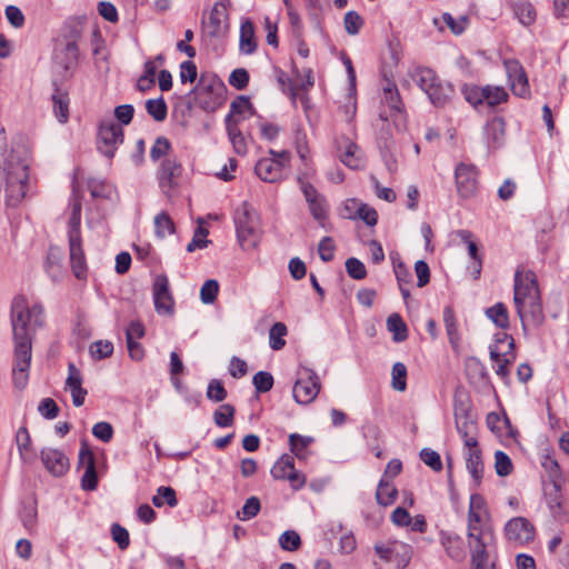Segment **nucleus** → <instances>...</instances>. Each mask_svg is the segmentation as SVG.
<instances>
[{"label":"nucleus","mask_w":569,"mask_h":569,"mask_svg":"<svg viewBox=\"0 0 569 569\" xmlns=\"http://www.w3.org/2000/svg\"><path fill=\"white\" fill-rule=\"evenodd\" d=\"M489 512L483 497L479 493L470 496L468 509V529L471 566L470 569H493L490 560L492 535L488 528Z\"/></svg>","instance_id":"obj_1"},{"label":"nucleus","mask_w":569,"mask_h":569,"mask_svg":"<svg viewBox=\"0 0 569 569\" xmlns=\"http://www.w3.org/2000/svg\"><path fill=\"white\" fill-rule=\"evenodd\" d=\"M10 321L14 348L31 349L33 333L43 326V307L29 305L26 297L16 296L11 302Z\"/></svg>","instance_id":"obj_2"},{"label":"nucleus","mask_w":569,"mask_h":569,"mask_svg":"<svg viewBox=\"0 0 569 569\" xmlns=\"http://www.w3.org/2000/svg\"><path fill=\"white\" fill-rule=\"evenodd\" d=\"M28 178V164L13 151L0 153V191L6 192L8 204L17 206L24 198Z\"/></svg>","instance_id":"obj_3"},{"label":"nucleus","mask_w":569,"mask_h":569,"mask_svg":"<svg viewBox=\"0 0 569 569\" xmlns=\"http://www.w3.org/2000/svg\"><path fill=\"white\" fill-rule=\"evenodd\" d=\"M415 80L436 107L445 106L453 94L452 86L439 80L431 69L422 68L417 70Z\"/></svg>","instance_id":"obj_4"},{"label":"nucleus","mask_w":569,"mask_h":569,"mask_svg":"<svg viewBox=\"0 0 569 569\" xmlns=\"http://www.w3.org/2000/svg\"><path fill=\"white\" fill-rule=\"evenodd\" d=\"M455 420L458 433L463 440V446H472L478 442V426L470 412L467 400L455 398Z\"/></svg>","instance_id":"obj_5"},{"label":"nucleus","mask_w":569,"mask_h":569,"mask_svg":"<svg viewBox=\"0 0 569 569\" xmlns=\"http://www.w3.org/2000/svg\"><path fill=\"white\" fill-rule=\"evenodd\" d=\"M513 338L505 332L496 336L495 343L490 347V358L497 363L496 373L501 378L509 375V365L515 360Z\"/></svg>","instance_id":"obj_6"},{"label":"nucleus","mask_w":569,"mask_h":569,"mask_svg":"<svg viewBox=\"0 0 569 569\" xmlns=\"http://www.w3.org/2000/svg\"><path fill=\"white\" fill-rule=\"evenodd\" d=\"M319 391L320 382L317 373L309 368H300L292 388V396L296 402L309 405L317 398Z\"/></svg>","instance_id":"obj_7"},{"label":"nucleus","mask_w":569,"mask_h":569,"mask_svg":"<svg viewBox=\"0 0 569 569\" xmlns=\"http://www.w3.org/2000/svg\"><path fill=\"white\" fill-rule=\"evenodd\" d=\"M375 551L391 569L405 568L411 558V547L397 540L376 543Z\"/></svg>","instance_id":"obj_8"},{"label":"nucleus","mask_w":569,"mask_h":569,"mask_svg":"<svg viewBox=\"0 0 569 569\" xmlns=\"http://www.w3.org/2000/svg\"><path fill=\"white\" fill-rule=\"evenodd\" d=\"M123 142V129L121 124L109 119L100 123L97 144L100 152L112 158L117 148Z\"/></svg>","instance_id":"obj_9"},{"label":"nucleus","mask_w":569,"mask_h":569,"mask_svg":"<svg viewBox=\"0 0 569 569\" xmlns=\"http://www.w3.org/2000/svg\"><path fill=\"white\" fill-rule=\"evenodd\" d=\"M337 157L352 170H361L366 167V157L360 147L347 137H341L336 142Z\"/></svg>","instance_id":"obj_10"},{"label":"nucleus","mask_w":569,"mask_h":569,"mask_svg":"<svg viewBox=\"0 0 569 569\" xmlns=\"http://www.w3.org/2000/svg\"><path fill=\"white\" fill-rule=\"evenodd\" d=\"M152 293L157 313L161 316H172L174 312V300L170 292L167 276H157L153 282Z\"/></svg>","instance_id":"obj_11"},{"label":"nucleus","mask_w":569,"mask_h":569,"mask_svg":"<svg viewBox=\"0 0 569 569\" xmlns=\"http://www.w3.org/2000/svg\"><path fill=\"white\" fill-rule=\"evenodd\" d=\"M462 456L466 470L471 477V486L476 489L480 487L485 472L482 452L479 443L477 442L472 443V446H463Z\"/></svg>","instance_id":"obj_12"},{"label":"nucleus","mask_w":569,"mask_h":569,"mask_svg":"<svg viewBox=\"0 0 569 569\" xmlns=\"http://www.w3.org/2000/svg\"><path fill=\"white\" fill-rule=\"evenodd\" d=\"M237 234L243 247H254L258 241V224L254 212L243 206L242 212L237 217Z\"/></svg>","instance_id":"obj_13"},{"label":"nucleus","mask_w":569,"mask_h":569,"mask_svg":"<svg viewBox=\"0 0 569 569\" xmlns=\"http://www.w3.org/2000/svg\"><path fill=\"white\" fill-rule=\"evenodd\" d=\"M457 191L460 197L468 199L478 190V171L475 166L459 163L455 171Z\"/></svg>","instance_id":"obj_14"},{"label":"nucleus","mask_w":569,"mask_h":569,"mask_svg":"<svg viewBox=\"0 0 569 569\" xmlns=\"http://www.w3.org/2000/svg\"><path fill=\"white\" fill-rule=\"evenodd\" d=\"M515 305L523 328H526L527 323L539 327L543 322L545 315L542 310L540 292L529 297L528 299H525L521 303Z\"/></svg>","instance_id":"obj_15"},{"label":"nucleus","mask_w":569,"mask_h":569,"mask_svg":"<svg viewBox=\"0 0 569 569\" xmlns=\"http://www.w3.org/2000/svg\"><path fill=\"white\" fill-rule=\"evenodd\" d=\"M506 538L517 545H526L535 538V527L523 517H515L505 526Z\"/></svg>","instance_id":"obj_16"},{"label":"nucleus","mask_w":569,"mask_h":569,"mask_svg":"<svg viewBox=\"0 0 569 569\" xmlns=\"http://www.w3.org/2000/svg\"><path fill=\"white\" fill-rule=\"evenodd\" d=\"M505 69L508 76L511 91L521 98L529 97L530 89L528 78L520 62L517 60H506Z\"/></svg>","instance_id":"obj_17"},{"label":"nucleus","mask_w":569,"mask_h":569,"mask_svg":"<svg viewBox=\"0 0 569 569\" xmlns=\"http://www.w3.org/2000/svg\"><path fill=\"white\" fill-rule=\"evenodd\" d=\"M43 467L54 477H62L70 468L69 459L63 451L56 448H43L40 451Z\"/></svg>","instance_id":"obj_18"},{"label":"nucleus","mask_w":569,"mask_h":569,"mask_svg":"<svg viewBox=\"0 0 569 569\" xmlns=\"http://www.w3.org/2000/svg\"><path fill=\"white\" fill-rule=\"evenodd\" d=\"M300 189L305 196V199L309 206L310 213L312 217L319 221L322 222L327 218V207L325 198L317 191V189L302 179L301 177L298 178Z\"/></svg>","instance_id":"obj_19"},{"label":"nucleus","mask_w":569,"mask_h":569,"mask_svg":"<svg viewBox=\"0 0 569 569\" xmlns=\"http://www.w3.org/2000/svg\"><path fill=\"white\" fill-rule=\"evenodd\" d=\"M79 465L84 469L81 478V487L84 490H94L98 486L94 455L89 446L83 442L79 451Z\"/></svg>","instance_id":"obj_20"},{"label":"nucleus","mask_w":569,"mask_h":569,"mask_svg":"<svg viewBox=\"0 0 569 569\" xmlns=\"http://www.w3.org/2000/svg\"><path fill=\"white\" fill-rule=\"evenodd\" d=\"M515 303H521L525 299L539 293L536 274L530 271L517 270L515 276Z\"/></svg>","instance_id":"obj_21"},{"label":"nucleus","mask_w":569,"mask_h":569,"mask_svg":"<svg viewBox=\"0 0 569 569\" xmlns=\"http://www.w3.org/2000/svg\"><path fill=\"white\" fill-rule=\"evenodd\" d=\"M546 500L555 521L561 525L569 521L567 501L560 490V486H551V488L546 491Z\"/></svg>","instance_id":"obj_22"},{"label":"nucleus","mask_w":569,"mask_h":569,"mask_svg":"<svg viewBox=\"0 0 569 569\" xmlns=\"http://www.w3.org/2000/svg\"><path fill=\"white\" fill-rule=\"evenodd\" d=\"M31 362V349L14 348L13 382L22 389L28 381V371Z\"/></svg>","instance_id":"obj_23"},{"label":"nucleus","mask_w":569,"mask_h":569,"mask_svg":"<svg viewBox=\"0 0 569 569\" xmlns=\"http://www.w3.org/2000/svg\"><path fill=\"white\" fill-rule=\"evenodd\" d=\"M283 169L276 159L266 157L257 162L254 172L262 181L274 183L282 180Z\"/></svg>","instance_id":"obj_24"},{"label":"nucleus","mask_w":569,"mask_h":569,"mask_svg":"<svg viewBox=\"0 0 569 569\" xmlns=\"http://www.w3.org/2000/svg\"><path fill=\"white\" fill-rule=\"evenodd\" d=\"M66 388L70 390L73 406L80 407L84 403L87 390L82 388L81 372L73 363H69L68 366Z\"/></svg>","instance_id":"obj_25"},{"label":"nucleus","mask_w":569,"mask_h":569,"mask_svg":"<svg viewBox=\"0 0 569 569\" xmlns=\"http://www.w3.org/2000/svg\"><path fill=\"white\" fill-rule=\"evenodd\" d=\"M69 259L74 277L79 280H84L87 278L88 268L82 249V241H77V238H73V241L69 242Z\"/></svg>","instance_id":"obj_26"},{"label":"nucleus","mask_w":569,"mask_h":569,"mask_svg":"<svg viewBox=\"0 0 569 569\" xmlns=\"http://www.w3.org/2000/svg\"><path fill=\"white\" fill-rule=\"evenodd\" d=\"M485 134L489 148H498L505 139V122L501 118H495L485 127Z\"/></svg>","instance_id":"obj_27"},{"label":"nucleus","mask_w":569,"mask_h":569,"mask_svg":"<svg viewBox=\"0 0 569 569\" xmlns=\"http://www.w3.org/2000/svg\"><path fill=\"white\" fill-rule=\"evenodd\" d=\"M226 124H227L228 136H229L230 142L233 147V150L238 154H246L247 153V143H246L244 137L238 129V120H232L231 116H227Z\"/></svg>","instance_id":"obj_28"},{"label":"nucleus","mask_w":569,"mask_h":569,"mask_svg":"<svg viewBox=\"0 0 569 569\" xmlns=\"http://www.w3.org/2000/svg\"><path fill=\"white\" fill-rule=\"evenodd\" d=\"M181 167L176 159L169 158L161 163L160 184L163 188H172L173 179L180 174Z\"/></svg>","instance_id":"obj_29"},{"label":"nucleus","mask_w":569,"mask_h":569,"mask_svg":"<svg viewBox=\"0 0 569 569\" xmlns=\"http://www.w3.org/2000/svg\"><path fill=\"white\" fill-rule=\"evenodd\" d=\"M398 491L393 483L388 479L382 478L378 485L376 499L381 506H390L395 502Z\"/></svg>","instance_id":"obj_30"},{"label":"nucleus","mask_w":569,"mask_h":569,"mask_svg":"<svg viewBox=\"0 0 569 569\" xmlns=\"http://www.w3.org/2000/svg\"><path fill=\"white\" fill-rule=\"evenodd\" d=\"M241 52L246 54L252 53L257 43L254 40V29L253 24L250 21H244L240 27V43H239Z\"/></svg>","instance_id":"obj_31"},{"label":"nucleus","mask_w":569,"mask_h":569,"mask_svg":"<svg viewBox=\"0 0 569 569\" xmlns=\"http://www.w3.org/2000/svg\"><path fill=\"white\" fill-rule=\"evenodd\" d=\"M312 442L313 438L311 437H306L298 433H291L289 436L290 449L298 459H306L308 457V448Z\"/></svg>","instance_id":"obj_32"},{"label":"nucleus","mask_w":569,"mask_h":569,"mask_svg":"<svg viewBox=\"0 0 569 569\" xmlns=\"http://www.w3.org/2000/svg\"><path fill=\"white\" fill-rule=\"evenodd\" d=\"M541 466L545 471L548 473L552 486H560L561 481V471L558 461L555 456L547 451L541 456Z\"/></svg>","instance_id":"obj_33"},{"label":"nucleus","mask_w":569,"mask_h":569,"mask_svg":"<svg viewBox=\"0 0 569 569\" xmlns=\"http://www.w3.org/2000/svg\"><path fill=\"white\" fill-rule=\"evenodd\" d=\"M387 328L392 333V338L397 342L405 341L408 337V329L398 313H392L387 319Z\"/></svg>","instance_id":"obj_34"},{"label":"nucleus","mask_w":569,"mask_h":569,"mask_svg":"<svg viewBox=\"0 0 569 569\" xmlns=\"http://www.w3.org/2000/svg\"><path fill=\"white\" fill-rule=\"evenodd\" d=\"M487 317L499 328L507 329L509 327V315L507 307L502 302L486 310Z\"/></svg>","instance_id":"obj_35"},{"label":"nucleus","mask_w":569,"mask_h":569,"mask_svg":"<svg viewBox=\"0 0 569 569\" xmlns=\"http://www.w3.org/2000/svg\"><path fill=\"white\" fill-rule=\"evenodd\" d=\"M443 322L446 326L447 335L449 337L450 345L453 348H457L460 341L458 326L455 318V313L450 307L445 308L443 310Z\"/></svg>","instance_id":"obj_36"},{"label":"nucleus","mask_w":569,"mask_h":569,"mask_svg":"<svg viewBox=\"0 0 569 569\" xmlns=\"http://www.w3.org/2000/svg\"><path fill=\"white\" fill-rule=\"evenodd\" d=\"M382 102L389 107L391 112L401 111L402 102L395 83L387 81V84L383 87Z\"/></svg>","instance_id":"obj_37"},{"label":"nucleus","mask_w":569,"mask_h":569,"mask_svg":"<svg viewBox=\"0 0 569 569\" xmlns=\"http://www.w3.org/2000/svg\"><path fill=\"white\" fill-rule=\"evenodd\" d=\"M483 102L489 107H495L508 100V93L502 87L486 86L483 87Z\"/></svg>","instance_id":"obj_38"},{"label":"nucleus","mask_w":569,"mask_h":569,"mask_svg":"<svg viewBox=\"0 0 569 569\" xmlns=\"http://www.w3.org/2000/svg\"><path fill=\"white\" fill-rule=\"evenodd\" d=\"M16 441L21 459L24 462L31 461V439L27 428L21 427L16 435Z\"/></svg>","instance_id":"obj_39"},{"label":"nucleus","mask_w":569,"mask_h":569,"mask_svg":"<svg viewBox=\"0 0 569 569\" xmlns=\"http://www.w3.org/2000/svg\"><path fill=\"white\" fill-rule=\"evenodd\" d=\"M53 113L59 122L66 123L69 118V100L67 94L57 93L52 96Z\"/></svg>","instance_id":"obj_40"},{"label":"nucleus","mask_w":569,"mask_h":569,"mask_svg":"<svg viewBox=\"0 0 569 569\" xmlns=\"http://www.w3.org/2000/svg\"><path fill=\"white\" fill-rule=\"evenodd\" d=\"M293 458L289 455L281 456L272 466L270 472L277 480H284L288 472L293 468Z\"/></svg>","instance_id":"obj_41"},{"label":"nucleus","mask_w":569,"mask_h":569,"mask_svg":"<svg viewBox=\"0 0 569 569\" xmlns=\"http://www.w3.org/2000/svg\"><path fill=\"white\" fill-rule=\"evenodd\" d=\"M515 14L523 26H530L536 20V10L529 2H518L513 6Z\"/></svg>","instance_id":"obj_42"},{"label":"nucleus","mask_w":569,"mask_h":569,"mask_svg":"<svg viewBox=\"0 0 569 569\" xmlns=\"http://www.w3.org/2000/svg\"><path fill=\"white\" fill-rule=\"evenodd\" d=\"M442 545L453 560L461 561L465 558L462 541L459 537L447 536L442 539Z\"/></svg>","instance_id":"obj_43"},{"label":"nucleus","mask_w":569,"mask_h":569,"mask_svg":"<svg viewBox=\"0 0 569 569\" xmlns=\"http://www.w3.org/2000/svg\"><path fill=\"white\" fill-rule=\"evenodd\" d=\"M234 412V407L229 403L220 406L213 413L214 423L222 428L232 426Z\"/></svg>","instance_id":"obj_44"},{"label":"nucleus","mask_w":569,"mask_h":569,"mask_svg":"<svg viewBox=\"0 0 569 569\" xmlns=\"http://www.w3.org/2000/svg\"><path fill=\"white\" fill-rule=\"evenodd\" d=\"M287 335V327L282 322H276L269 331V345L273 350H280L284 347V336Z\"/></svg>","instance_id":"obj_45"},{"label":"nucleus","mask_w":569,"mask_h":569,"mask_svg":"<svg viewBox=\"0 0 569 569\" xmlns=\"http://www.w3.org/2000/svg\"><path fill=\"white\" fill-rule=\"evenodd\" d=\"M80 221H81V203L76 201L72 207V213L69 219V242L77 238V241L81 240L80 234Z\"/></svg>","instance_id":"obj_46"},{"label":"nucleus","mask_w":569,"mask_h":569,"mask_svg":"<svg viewBox=\"0 0 569 569\" xmlns=\"http://www.w3.org/2000/svg\"><path fill=\"white\" fill-rule=\"evenodd\" d=\"M391 386L400 392L407 388V368L402 362H396L392 367Z\"/></svg>","instance_id":"obj_47"},{"label":"nucleus","mask_w":569,"mask_h":569,"mask_svg":"<svg viewBox=\"0 0 569 569\" xmlns=\"http://www.w3.org/2000/svg\"><path fill=\"white\" fill-rule=\"evenodd\" d=\"M168 503L170 507H176L178 503L176 491L171 487H160L157 490V495L152 498V503L160 508Z\"/></svg>","instance_id":"obj_48"},{"label":"nucleus","mask_w":569,"mask_h":569,"mask_svg":"<svg viewBox=\"0 0 569 569\" xmlns=\"http://www.w3.org/2000/svg\"><path fill=\"white\" fill-rule=\"evenodd\" d=\"M156 234L164 238L174 232V224L171 218L166 212H160L154 217Z\"/></svg>","instance_id":"obj_49"},{"label":"nucleus","mask_w":569,"mask_h":569,"mask_svg":"<svg viewBox=\"0 0 569 569\" xmlns=\"http://www.w3.org/2000/svg\"><path fill=\"white\" fill-rule=\"evenodd\" d=\"M146 109L156 121H163L167 117V104L162 98L148 100Z\"/></svg>","instance_id":"obj_50"},{"label":"nucleus","mask_w":569,"mask_h":569,"mask_svg":"<svg viewBox=\"0 0 569 569\" xmlns=\"http://www.w3.org/2000/svg\"><path fill=\"white\" fill-rule=\"evenodd\" d=\"M219 292V283L217 280L210 279L204 281L200 289V299L204 305L213 303Z\"/></svg>","instance_id":"obj_51"},{"label":"nucleus","mask_w":569,"mask_h":569,"mask_svg":"<svg viewBox=\"0 0 569 569\" xmlns=\"http://www.w3.org/2000/svg\"><path fill=\"white\" fill-rule=\"evenodd\" d=\"M90 355L94 359H103L108 358L113 352V345L109 340H98L91 343L90 346Z\"/></svg>","instance_id":"obj_52"},{"label":"nucleus","mask_w":569,"mask_h":569,"mask_svg":"<svg viewBox=\"0 0 569 569\" xmlns=\"http://www.w3.org/2000/svg\"><path fill=\"white\" fill-rule=\"evenodd\" d=\"M512 462L508 455L503 451H496L495 453V469L498 476L506 477L512 471Z\"/></svg>","instance_id":"obj_53"},{"label":"nucleus","mask_w":569,"mask_h":569,"mask_svg":"<svg viewBox=\"0 0 569 569\" xmlns=\"http://www.w3.org/2000/svg\"><path fill=\"white\" fill-rule=\"evenodd\" d=\"M457 236L467 243L468 246V252L472 260L477 262V273L480 272L481 268V258L478 254V246L475 241L471 240V233L467 230H459L457 232Z\"/></svg>","instance_id":"obj_54"},{"label":"nucleus","mask_w":569,"mask_h":569,"mask_svg":"<svg viewBox=\"0 0 569 569\" xmlns=\"http://www.w3.org/2000/svg\"><path fill=\"white\" fill-rule=\"evenodd\" d=\"M279 545L283 550L295 551L300 547L301 539L296 531L288 530L279 537Z\"/></svg>","instance_id":"obj_55"},{"label":"nucleus","mask_w":569,"mask_h":569,"mask_svg":"<svg viewBox=\"0 0 569 569\" xmlns=\"http://www.w3.org/2000/svg\"><path fill=\"white\" fill-rule=\"evenodd\" d=\"M260 500L257 497H250L246 500L241 511L237 516L240 520H249L260 511Z\"/></svg>","instance_id":"obj_56"},{"label":"nucleus","mask_w":569,"mask_h":569,"mask_svg":"<svg viewBox=\"0 0 569 569\" xmlns=\"http://www.w3.org/2000/svg\"><path fill=\"white\" fill-rule=\"evenodd\" d=\"M362 24L363 20L356 11H348L345 14L343 26L349 34L355 36L359 33Z\"/></svg>","instance_id":"obj_57"},{"label":"nucleus","mask_w":569,"mask_h":569,"mask_svg":"<svg viewBox=\"0 0 569 569\" xmlns=\"http://www.w3.org/2000/svg\"><path fill=\"white\" fill-rule=\"evenodd\" d=\"M208 237V230L203 228L202 226H199L192 237V240L187 246V250L189 252H192L197 249H203L208 246L209 240Z\"/></svg>","instance_id":"obj_58"},{"label":"nucleus","mask_w":569,"mask_h":569,"mask_svg":"<svg viewBox=\"0 0 569 569\" xmlns=\"http://www.w3.org/2000/svg\"><path fill=\"white\" fill-rule=\"evenodd\" d=\"M252 383L258 392H267L273 386V377L267 371H259L253 376Z\"/></svg>","instance_id":"obj_59"},{"label":"nucleus","mask_w":569,"mask_h":569,"mask_svg":"<svg viewBox=\"0 0 569 569\" xmlns=\"http://www.w3.org/2000/svg\"><path fill=\"white\" fill-rule=\"evenodd\" d=\"M420 458L433 471H440L442 469L441 458L437 451L425 448L420 452Z\"/></svg>","instance_id":"obj_60"},{"label":"nucleus","mask_w":569,"mask_h":569,"mask_svg":"<svg viewBox=\"0 0 569 569\" xmlns=\"http://www.w3.org/2000/svg\"><path fill=\"white\" fill-rule=\"evenodd\" d=\"M462 93L465 99L475 107L483 103V87L465 86Z\"/></svg>","instance_id":"obj_61"},{"label":"nucleus","mask_w":569,"mask_h":569,"mask_svg":"<svg viewBox=\"0 0 569 569\" xmlns=\"http://www.w3.org/2000/svg\"><path fill=\"white\" fill-rule=\"evenodd\" d=\"M442 19L455 34L462 33L469 23V20L466 16H461L458 20H456L450 13L447 12L443 13Z\"/></svg>","instance_id":"obj_62"},{"label":"nucleus","mask_w":569,"mask_h":569,"mask_svg":"<svg viewBox=\"0 0 569 569\" xmlns=\"http://www.w3.org/2000/svg\"><path fill=\"white\" fill-rule=\"evenodd\" d=\"M346 269L348 274L357 280L363 279L367 274L365 264L357 258H349L346 261Z\"/></svg>","instance_id":"obj_63"},{"label":"nucleus","mask_w":569,"mask_h":569,"mask_svg":"<svg viewBox=\"0 0 569 569\" xmlns=\"http://www.w3.org/2000/svg\"><path fill=\"white\" fill-rule=\"evenodd\" d=\"M170 142L164 137H158L150 150V157L153 161H158L164 157L170 150Z\"/></svg>","instance_id":"obj_64"}]
</instances>
